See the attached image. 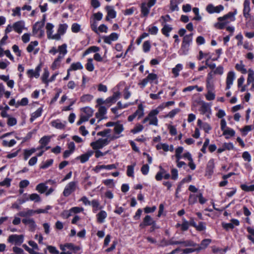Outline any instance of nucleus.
Here are the masks:
<instances>
[{
  "mask_svg": "<svg viewBox=\"0 0 254 254\" xmlns=\"http://www.w3.org/2000/svg\"><path fill=\"white\" fill-rule=\"evenodd\" d=\"M192 33L185 35L178 53L180 55H186L190 50V46L192 41Z\"/></svg>",
  "mask_w": 254,
  "mask_h": 254,
  "instance_id": "f257e3e1",
  "label": "nucleus"
},
{
  "mask_svg": "<svg viewBox=\"0 0 254 254\" xmlns=\"http://www.w3.org/2000/svg\"><path fill=\"white\" fill-rule=\"evenodd\" d=\"M158 114V111L157 110H151L148 115L143 120L142 123L145 124L147 122H149V125H153L154 126H158V120L157 116Z\"/></svg>",
  "mask_w": 254,
  "mask_h": 254,
  "instance_id": "f03ea898",
  "label": "nucleus"
},
{
  "mask_svg": "<svg viewBox=\"0 0 254 254\" xmlns=\"http://www.w3.org/2000/svg\"><path fill=\"white\" fill-rule=\"evenodd\" d=\"M78 188V182L77 181H72L68 183L63 191V195L67 197L72 192L75 191Z\"/></svg>",
  "mask_w": 254,
  "mask_h": 254,
  "instance_id": "7ed1b4c3",
  "label": "nucleus"
},
{
  "mask_svg": "<svg viewBox=\"0 0 254 254\" xmlns=\"http://www.w3.org/2000/svg\"><path fill=\"white\" fill-rule=\"evenodd\" d=\"M178 244H182L185 247H195L197 245L194 243L193 241L190 240L184 241H173V239H170L168 241H165L164 246H168V245H178Z\"/></svg>",
  "mask_w": 254,
  "mask_h": 254,
  "instance_id": "20e7f679",
  "label": "nucleus"
},
{
  "mask_svg": "<svg viewBox=\"0 0 254 254\" xmlns=\"http://www.w3.org/2000/svg\"><path fill=\"white\" fill-rule=\"evenodd\" d=\"M110 141L108 138H99L96 141L92 142L90 143V146L94 150L101 149L107 145Z\"/></svg>",
  "mask_w": 254,
  "mask_h": 254,
  "instance_id": "39448f33",
  "label": "nucleus"
},
{
  "mask_svg": "<svg viewBox=\"0 0 254 254\" xmlns=\"http://www.w3.org/2000/svg\"><path fill=\"white\" fill-rule=\"evenodd\" d=\"M54 26L53 24L51 23H47L46 26V29L47 30V37L49 39H54L56 40H59L60 39V37L59 34L53 35V28Z\"/></svg>",
  "mask_w": 254,
  "mask_h": 254,
  "instance_id": "423d86ee",
  "label": "nucleus"
},
{
  "mask_svg": "<svg viewBox=\"0 0 254 254\" xmlns=\"http://www.w3.org/2000/svg\"><path fill=\"white\" fill-rule=\"evenodd\" d=\"M98 108V111L95 113V117L98 119V123H99L102 120L107 119L106 116L107 109L105 106H100Z\"/></svg>",
  "mask_w": 254,
  "mask_h": 254,
  "instance_id": "0eeeda50",
  "label": "nucleus"
},
{
  "mask_svg": "<svg viewBox=\"0 0 254 254\" xmlns=\"http://www.w3.org/2000/svg\"><path fill=\"white\" fill-rule=\"evenodd\" d=\"M24 240V236L22 235H11L8 238V242L10 243H14L15 245H20Z\"/></svg>",
  "mask_w": 254,
  "mask_h": 254,
  "instance_id": "6e6552de",
  "label": "nucleus"
},
{
  "mask_svg": "<svg viewBox=\"0 0 254 254\" xmlns=\"http://www.w3.org/2000/svg\"><path fill=\"white\" fill-rule=\"evenodd\" d=\"M224 9V6L222 5H219L215 6L212 4H209L206 7V10L210 14L220 12Z\"/></svg>",
  "mask_w": 254,
  "mask_h": 254,
  "instance_id": "1a4fd4ad",
  "label": "nucleus"
},
{
  "mask_svg": "<svg viewBox=\"0 0 254 254\" xmlns=\"http://www.w3.org/2000/svg\"><path fill=\"white\" fill-rule=\"evenodd\" d=\"M124 130V126L122 124L117 122V124L114 127V132L115 134L111 138V140H114L119 138L121 135L120 134Z\"/></svg>",
  "mask_w": 254,
  "mask_h": 254,
  "instance_id": "9d476101",
  "label": "nucleus"
},
{
  "mask_svg": "<svg viewBox=\"0 0 254 254\" xmlns=\"http://www.w3.org/2000/svg\"><path fill=\"white\" fill-rule=\"evenodd\" d=\"M215 168V163L214 159H210L208 162L206 170L205 176L210 177L214 173V169Z\"/></svg>",
  "mask_w": 254,
  "mask_h": 254,
  "instance_id": "9b49d317",
  "label": "nucleus"
},
{
  "mask_svg": "<svg viewBox=\"0 0 254 254\" xmlns=\"http://www.w3.org/2000/svg\"><path fill=\"white\" fill-rule=\"evenodd\" d=\"M120 97V93L119 92H114L112 96L109 97L105 100V105H107L108 107H109L112 104L116 103Z\"/></svg>",
  "mask_w": 254,
  "mask_h": 254,
  "instance_id": "f8f14e48",
  "label": "nucleus"
},
{
  "mask_svg": "<svg viewBox=\"0 0 254 254\" xmlns=\"http://www.w3.org/2000/svg\"><path fill=\"white\" fill-rule=\"evenodd\" d=\"M41 69V66L40 64L38 65L35 68V70L32 69H28L27 71V74L29 77L32 78L33 77H35L37 78L40 76V72Z\"/></svg>",
  "mask_w": 254,
  "mask_h": 254,
  "instance_id": "ddd939ff",
  "label": "nucleus"
},
{
  "mask_svg": "<svg viewBox=\"0 0 254 254\" xmlns=\"http://www.w3.org/2000/svg\"><path fill=\"white\" fill-rule=\"evenodd\" d=\"M235 78V72L233 71H230L227 73L226 78V89L228 90L231 88V85L233 83V81Z\"/></svg>",
  "mask_w": 254,
  "mask_h": 254,
  "instance_id": "4468645a",
  "label": "nucleus"
},
{
  "mask_svg": "<svg viewBox=\"0 0 254 254\" xmlns=\"http://www.w3.org/2000/svg\"><path fill=\"white\" fill-rule=\"evenodd\" d=\"M119 35L116 33H112L109 36H104V42L108 44H111L112 41H115L118 39Z\"/></svg>",
  "mask_w": 254,
  "mask_h": 254,
  "instance_id": "2eb2a0df",
  "label": "nucleus"
},
{
  "mask_svg": "<svg viewBox=\"0 0 254 254\" xmlns=\"http://www.w3.org/2000/svg\"><path fill=\"white\" fill-rule=\"evenodd\" d=\"M155 222V221L150 215H147L143 218L142 222L139 224V227L143 228L146 226H150Z\"/></svg>",
  "mask_w": 254,
  "mask_h": 254,
  "instance_id": "dca6fc26",
  "label": "nucleus"
},
{
  "mask_svg": "<svg viewBox=\"0 0 254 254\" xmlns=\"http://www.w3.org/2000/svg\"><path fill=\"white\" fill-rule=\"evenodd\" d=\"M22 222L25 225H27L29 226V229L31 231H34L35 230L36 225L35 224V221L33 218H28L23 219Z\"/></svg>",
  "mask_w": 254,
  "mask_h": 254,
  "instance_id": "f3484780",
  "label": "nucleus"
},
{
  "mask_svg": "<svg viewBox=\"0 0 254 254\" xmlns=\"http://www.w3.org/2000/svg\"><path fill=\"white\" fill-rule=\"evenodd\" d=\"M105 9L107 12V15L106 17L107 21H109L110 18L113 19L116 17V12L112 6L108 5L106 7Z\"/></svg>",
  "mask_w": 254,
  "mask_h": 254,
  "instance_id": "a211bd4d",
  "label": "nucleus"
},
{
  "mask_svg": "<svg viewBox=\"0 0 254 254\" xmlns=\"http://www.w3.org/2000/svg\"><path fill=\"white\" fill-rule=\"evenodd\" d=\"M152 6H150L148 3L146 2H142L141 5V13L144 17H146L150 11V9Z\"/></svg>",
  "mask_w": 254,
  "mask_h": 254,
  "instance_id": "6ab92c4d",
  "label": "nucleus"
},
{
  "mask_svg": "<svg viewBox=\"0 0 254 254\" xmlns=\"http://www.w3.org/2000/svg\"><path fill=\"white\" fill-rule=\"evenodd\" d=\"M93 154V151H89L85 154H82L80 156H77L76 158V160H80L81 163H84L87 162L90 156Z\"/></svg>",
  "mask_w": 254,
  "mask_h": 254,
  "instance_id": "aec40b11",
  "label": "nucleus"
},
{
  "mask_svg": "<svg viewBox=\"0 0 254 254\" xmlns=\"http://www.w3.org/2000/svg\"><path fill=\"white\" fill-rule=\"evenodd\" d=\"M12 27L16 32L21 33L24 27V22L23 21L16 22L13 24Z\"/></svg>",
  "mask_w": 254,
  "mask_h": 254,
  "instance_id": "412c9836",
  "label": "nucleus"
},
{
  "mask_svg": "<svg viewBox=\"0 0 254 254\" xmlns=\"http://www.w3.org/2000/svg\"><path fill=\"white\" fill-rule=\"evenodd\" d=\"M66 122H62L60 120H56L51 122V125L59 129H64L65 127Z\"/></svg>",
  "mask_w": 254,
  "mask_h": 254,
  "instance_id": "4be33fe9",
  "label": "nucleus"
},
{
  "mask_svg": "<svg viewBox=\"0 0 254 254\" xmlns=\"http://www.w3.org/2000/svg\"><path fill=\"white\" fill-rule=\"evenodd\" d=\"M51 137L50 136H44L42 137L39 140V143L41 145L37 148V149H43L45 146H46L50 141Z\"/></svg>",
  "mask_w": 254,
  "mask_h": 254,
  "instance_id": "5701e85b",
  "label": "nucleus"
},
{
  "mask_svg": "<svg viewBox=\"0 0 254 254\" xmlns=\"http://www.w3.org/2000/svg\"><path fill=\"white\" fill-rule=\"evenodd\" d=\"M60 249L63 251H66V249H68L70 251H77L79 250V248L78 247L75 246L72 243H67L64 246L61 245L60 246Z\"/></svg>",
  "mask_w": 254,
  "mask_h": 254,
  "instance_id": "b1692460",
  "label": "nucleus"
},
{
  "mask_svg": "<svg viewBox=\"0 0 254 254\" xmlns=\"http://www.w3.org/2000/svg\"><path fill=\"white\" fill-rule=\"evenodd\" d=\"M44 26L43 22H37L33 26V34L36 35L39 31L43 30V28Z\"/></svg>",
  "mask_w": 254,
  "mask_h": 254,
  "instance_id": "393cba45",
  "label": "nucleus"
},
{
  "mask_svg": "<svg viewBox=\"0 0 254 254\" xmlns=\"http://www.w3.org/2000/svg\"><path fill=\"white\" fill-rule=\"evenodd\" d=\"M107 216L106 212L104 210L100 211L97 215V221L99 223H103Z\"/></svg>",
  "mask_w": 254,
  "mask_h": 254,
  "instance_id": "a878e982",
  "label": "nucleus"
},
{
  "mask_svg": "<svg viewBox=\"0 0 254 254\" xmlns=\"http://www.w3.org/2000/svg\"><path fill=\"white\" fill-rule=\"evenodd\" d=\"M117 166L115 164H111V165H98L96 166L95 169V171L96 172H98L99 170L101 169H107V170H112L113 169H116Z\"/></svg>",
  "mask_w": 254,
  "mask_h": 254,
  "instance_id": "bb28decb",
  "label": "nucleus"
},
{
  "mask_svg": "<svg viewBox=\"0 0 254 254\" xmlns=\"http://www.w3.org/2000/svg\"><path fill=\"white\" fill-rule=\"evenodd\" d=\"M134 114L138 119L144 116V106L142 104L138 105L137 109Z\"/></svg>",
  "mask_w": 254,
  "mask_h": 254,
  "instance_id": "cd10ccee",
  "label": "nucleus"
},
{
  "mask_svg": "<svg viewBox=\"0 0 254 254\" xmlns=\"http://www.w3.org/2000/svg\"><path fill=\"white\" fill-rule=\"evenodd\" d=\"M43 111L42 108H39L35 112L31 115L30 122H33L36 119L40 117Z\"/></svg>",
  "mask_w": 254,
  "mask_h": 254,
  "instance_id": "c85d7f7f",
  "label": "nucleus"
},
{
  "mask_svg": "<svg viewBox=\"0 0 254 254\" xmlns=\"http://www.w3.org/2000/svg\"><path fill=\"white\" fill-rule=\"evenodd\" d=\"M211 242V239H206L203 240L198 248L196 249L197 251H199L201 250L205 249Z\"/></svg>",
  "mask_w": 254,
  "mask_h": 254,
  "instance_id": "c756f323",
  "label": "nucleus"
},
{
  "mask_svg": "<svg viewBox=\"0 0 254 254\" xmlns=\"http://www.w3.org/2000/svg\"><path fill=\"white\" fill-rule=\"evenodd\" d=\"M84 210L83 208L79 207H72L69 210V212L66 211L65 213L67 214V218L71 215V213H80Z\"/></svg>",
  "mask_w": 254,
  "mask_h": 254,
  "instance_id": "7c9ffc66",
  "label": "nucleus"
},
{
  "mask_svg": "<svg viewBox=\"0 0 254 254\" xmlns=\"http://www.w3.org/2000/svg\"><path fill=\"white\" fill-rule=\"evenodd\" d=\"M235 68L243 74H246L247 72L245 65L243 64L242 61H241L239 63L236 64Z\"/></svg>",
  "mask_w": 254,
  "mask_h": 254,
  "instance_id": "2f4dec72",
  "label": "nucleus"
},
{
  "mask_svg": "<svg viewBox=\"0 0 254 254\" xmlns=\"http://www.w3.org/2000/svg\"><path fill=\"white\" fill-rule=\"evenodd\" d=\"M93 96L91 94H84L80 97V101L84 103H89L93 100Z\"/></svg>",
  "mask_w": 254,
  "mask_h": 254,
  "instance_id": "473e14b6",
  "label": "nucleus"
},
{
  "mask_svg": "<svg viewBox=\"0 0 254 254\" xmlns=\"http://www.w3.org/2000/svg\"><path fill=\"white\" fill-rule=\"evenodd\" d=\"M83 68V66L80 62L74 63L70 65V67L68 68V71L82 69Z\"/></svg>",
  "mask_w": 254,
  "mask_h": 254,
  "instance_id": "72a5a7b5",
  "label": "nucleus"
},
{
  "mask_svg": "<svg viewBox=\"0 0 254 254\" xmlns=\"http://www.w3.org/2000/svg\"><path fill=\"white\" fill-rule=\"evenodd\" d=\"M85 68L88 71H93L94 69V65L93 64V60L92 58L88 59L87 63L85 64Z\"/></svg>",
  "mask_w": 254,
  "mask_h": 254,
  "instance_id": "f704fd0d",
  "label": "nucleus"
},
{
  "mask_svg": "<svg viewBox=\"0 0 254 254\" xmlns=\"http://www.w3.org/2000/svg\"><path fill=\"white\" fill-rule=\"evenodd\" d=\"M172 29L173 28L170 25L165 24L161 29V31L163 35L167 37H169L170 36L169 33L172 30Z\"/></svg>",
  "mask_w": 254,
  "mask_h": 254,
  "instance_id": "c9c22d12",
  "label": "nucleus"
},
{
  "mask_svg": "<svg viewBox=\"0 0 254 254\" xmlns=\"http://www.w3.org/2000/svg\"><path fill=\"white\" fill-rule=\"evenodd\" d=\"M223 134L225 135V138L228 139L230 137L234 136L235 134V131L231 128H227L223 131Z\"/></svg>",
  "mask_w": 254,
  "mask_h": 254,
  "instance_id": "e433bc0d",
  "label": "nucleus"
},
{
  "mask_svg": "<svg viewBox=\"0 0 254 254\" xmlns=\"http://www.w3.org/2000/svg\"><path fill=\"white\" fill-rule=\"evenodd\" d=\"M136 166V163H133L131 165L127 167V175L128 177H132L134 176V168Z\"/></svg>",
  "mask_w": 254,
  "mask_h": 254,
  "instance_id": "4c0bfd02",
  "label": "nucleus"
},
{
  "mask_svg": "<svg viewBox=\"0 0 254 254\" xmlns=\"http://www.w3.org/2000/svg\"><path fill=\"white\" fill-rule=\"evenodd\" d=\"M67 27L68 26L66 24H60L59 25L57 34H59L60 37H61V35H64L65 32L67 28Z\"/></svg>",
  "mask_w": 254,
  "mask_h": 254,
  "instance_id": "58836bf2",
  "label": "nucleus"
},
{
  "mask_svg": "<svg viewBox=\"0 0 254 254\" xmlns=\"http://www.w3.org/2000/svg\"><path fill=\"white\" fill-rule=\"evenodd\" d=\"M244 17L246 20L248 21L246 22V25H251L252 26H254V20L253 16H251L250 13L243 14Z\"/></svg>",
  "mask_w": 254,
  "mask_h": 254,
  "instance_id": "ea45409f",
  "label": "nucleus"
},
{
  "mask_svg": "<svg viewBox=\"0 0 254 254\" xmlns=\"http://www.w3.org/2000/svg\"><path fill=\"white\" fill-rule=\"evenodd\" d=\"M250 1L249 0H245L244 2L243 14L250 13Z\"/></svg>",
  "mask_w": 254,
  "mask_h": 254,
  "instance_id": "a19ab883",
  "label": "nucleus"
},
{
  "mask_svg": "<svg viewBox=\"0 0 254 254\" xmlns=\"http://www.w3.org/2000/svg\"><path fill=\"white\" fill-rule=\"evenodd\" d=\"M81 111L83 112V114L90 118L92 116L94 112V110L89 107L83 108L81 109Z\"/></svg>",
  "mask_w": 254,
  "mask_h": 254,
  "instance_id": "79ce46f5",
  "label": "nucleus"
},
{
  "mask_svg": "<svg viewBox=\"0 0 254 254\" xmlns=\"http://www.w3.org/2000/svg\"><path fill=\"white\" fill-rule=\"evenodd\" d=\"M48 189V187L44 183L38 184L36 188V190L40 193H44Z\"/></svg>",
  "mask_w": 254,
  "mask_h": 254,
  "instance_id": "37998d69",
  "label": "nucleus"
},
{
  "mask_svg": "<svg viewBox=\"0 0 254 254\" xmlns=\"http://www.w3.org/2000/svg\"><path fill=\"white\" fill-rule=\"evenodd\" d=\"M229 22L228 21H218V22L214 24V27L218 29H223Z\"/></svg>",
  "mask_w": 254,
  "mask_h": 254,
  "instance_id": "c03bdc74",
  "label": "nucleus"
},
{
  "mask_svg": "<svg viewBox=\"0 0 254 254\" xmlns=\"http://www.w3.org/2000/svg\"><path fill=\"white\" fill-rule=\"evenodd\" d=\"M210 107H209L208 105L205 102H203L200 108V111L201 113L203 115L205 114L208 113Z\"/></svg>",
  "mask_w": 254,
  "mask_h": 254,
  "instance_id": "a18cd8bd",
  "label": "nucleus"
},
{
  "mask_svg": "<svg viewBox=\"0 0 254 254\" xmlns=\"http://www.w3.org/2000/svg\"><path fill=\"white\" fill-rule=\"evenodd\" d=\"M182 65L178 64L172 69V73L174 74L175 77L179 76V72L182 69Z\"/></svg>",
  "mask_w": 254,
  "mask_h": 254,
  "instance_id": "49530a36",
  "label": "nucleus"
},
{
  "mask_svg": "<svg viewBox=\"0 0 254 254\" xmlns=\"http://www.w3.org/2000/svg\"><path fill=\"white\" fill-rule=\"evenodd\" d=\"M49 72L47 68L44 69V73L42 76V80L43 83L48 85V77L49 76Z\"/></svg>",
  "mask_w": 254,
  "mask_h": 254,
  "instance_id": "de8ad7c7",
  "label": "nucleus"
},
{
  "mask_svg": "<svg viewBox=\"0 0 254 254\" xmlns=\"http://www.w3.org/2000/svg\"><path fill=\"white\" fill-rule=\"evenodd\" d=\"M143 126L140 124H136L135 127L130 130L133 134H136L141 131L143 129Z\"/></svg>",
  "mask_w": 254,
  "mask_h": 254,
  "instance_id": "09e8293b",
  "label": "nucleus"
},
{
  "mask_svg": "<svg viewBox=\"0 0 254 254\" xmlns=\"http://www.w3.org/2000/svg\"><path fill=\"white\" fill-rule=\"evenodd\" d=\"M198 194H190L189 195L188 202L190 205H193L197 202Z\"/></svg>",
  "mask_w": 254,
  "mask_h": 254,
  "instance_id": "8fccbe9b",
  "label": "nucleus"
},
{
  "mask_svg": "<svg viewBox=\"0 0 254 254\" xmlns=\"http://www.w3.org/2000/svg\"><path fill=\"white\" fill-rule=\"evenodd\" d=\"M236 12L235 13H233L232 12H230L224 15L222 17H219L218 18V20L219 21H227V20L229 18H230L231 17H233L234 15L235 14Z\"/></svg>",
  "mask_w": 254,
  "mask_h": 254,
  "instance_id": "3c124183",
  "label": "nucleus"
},
{
  "mask_svg": "<svg viewBox=\"0 0 254 254\" xmlns=\"http://www.w3.org/2000/svg\"><path fill=\"white\" fill-rule=\"evenodd\" d=\"M35 148H31V149L28 150L25 149L24 151V160H26L33 153L36 151Z\"/></svg>",
  "mask_w": 254,
  "mask_h": 254,
  "instance_id": "603ef678",
  "label": "nucleus"
},
{
  "mask_svg": "<svg viewBox=\"0 0 254 254\" xmlns=\"http://www.w3.org/2000/svg\"><path fill=\"white\" fill-rule=\"evenodd\" d=\"M254 81V71L250 68L248 70V77L247 79V84H249L252 82Z\"/></svg>",
  "mask_w": 254,
  "mask_h": 254,
  "instance_id": "864d4df0",
  "label": "nucleus"
},
{
  "mask_svg": "<svg viewBox=\"0 0 254 254\" xmlns=\"http://www.w3.org/2000/svg\"><path fill=\"white\" fill-rule=\"evenodd\" d=\"M241 189L245 191H254V184L251 186H247L246 184H242L240 186Z\"/></svg>",
  "mask_w": 254,
  "mask_h": 254,
  "instance_id": "5fc2aeb1",
  "label": "nucleus"
},
{
  "mask_svg": "<svg viewBox=\"0 0 254 254\" xmlns=\"http://www.w3.org/2000/svg\"><path fill=\"white\" fill-rule=\"evenodd\" d=\"M90 205H92L94 212L101 208L100 207V203L97 199L92 200L91 201Z\"/></svg>",
  "mask_w": 254,
  "mask_h": 254,
  "instance_id": "6e6d98bb",
  "label": "nucleus"
},
{
  "mask_svg": "<svg viewBox=\"0 0 254 254\" xmlns=\"http://www.w3.org/2000/svg\"><path fill=\"white\" fill-rule=\"evenodd\" d=\"M53 159H51L47 160L46 162H42L40 166V168L42 169H47L53 164Z\"/></svg>",
  "mask_w": 254,
  "mask_h": 254,
  "instance_id": "4d7b16f0",
  "label": "nucleus"
},
{
  "mask_svg": "<svg viewBox=\"0 0 254 254\" xmlns=\"http://www.w3.org/2000/svg\"><path fill=\"white\" fill-rule=\"evenodd\" d=\"M67 46L65 44H64L58 47V52L60 55H65L66 54L67 51L66 50Z\"/></svg>",
  "mask_w": 254,
  "mask_h": 254,
  "instance_id": "13d9d810",
  "label": "nucleus"
},
{
  "mask_svg": "<svg viewBox=\"0 0 254 254\" xmlns=\"http://www.w3.org/2000/svg\"><path fill=\"white\" fill-rule=\"evenodd\" d=\"M90 27L92 31H93L96 33H98V30L97 28L98 23L96 20H90Z\"/></svg>",
  "mask_w": 254,
  "mask_h": 254,
  "instance_id": "bf43d9fd",
  "label": "nucleus"
},
{
  "mask_svg": "<svg viewBox=\"0 0 254 254\" xmlns=\"http://www.w3.org/2000/svg\"><path fill=\"white\" fill-rule=\"evenodd\" d=\"M35 213L34 211L31 209H28L26 211H21L19 213V215L21 217H27L31 216Z\"/></svg>",
  "mask_w": 254,
  "mask_h": 254,
  "instance_id": "052dcab7",
  "label": "nucleus"
},
{
  "mask_svg": "<svg viewBox=\"0 0 254 254\" xmlns=\"http://www.w3.org/2000/svg\"><path fill=\"white\" fill-rule=\"evenodd\" d=\"M38 45V42L37 41H32L27 46L26 50L28 52L31 53L34 49V47Z\"/></svg>",
  "mask_w": 254,
  "mask_h": 254,
  "instance_id": "680f3d73",
  "label": "nucleus"
},
{
  "mask_svg": "<svg viewBox=\"0 0 254 254\" xmlns=\"http://www.w3.org/2000/svg\"><path fill=\"white\" fill-rule=\"evenodd\" d=\"M250 235L248 236V238L254 244V229L249 227L247 229Z\"/></svg>",
  "mask_w": 254,
  "mask_h": 254,
  "instance_id": "e2e57ef3",
  "label": "nucleus"
},
{
  "mask_svg": "<svg viewBox=\"0 0 254 254\" xmlns=\"http://www.w3.org/2000/svg\"><path fill=\"white\" fill-rule=\"evenodd\" d=\"M29 199L30 200L34 201L35 202H40L41 201L40 195L35 193L30 194L29 196Z\"/></svg>",
  "mask_w": 254,
  "mask_h": 254,
  "instance_id": "0e129e2a",
  "label": "nucleus"
},
{
  "mask_svg": "<svg viewBox=\"0 0 254 254\" xmlns=\"http://www.w3.org/2000/svg\"><path fill=\"white\" fill-rule=\"evenodd\" d=\"M151 48V44L149 41H145L142 45L143 51L145 53L148 52Z\"/></svg>",
  "mask_w": 254,
  "mask_h": 254,
  "instance_id": "69168bd1",
  "label": "nucleus"
},
{
  "mask_svg": "<svg viewBox=\"0 0 254 254\" xmlns=\"http://www.w3.org/2000/svg\"><path fill=\"white\" fill-rule=\"evenodd\" d=\"M103 184L106 186L112 188L114 187L115 184L113 179L105 180L103 182Z\"/></svg>",
  "mask_w": 254,
  "mask_h": 254,
  "instance_id": "338daca9",
  "label": "nucleus"
},
{
  "mask_svg": "<svg viewBox=\"0 0 254 254\" xmlns=\"http://www.w3.org/2000/svg\"><path fill=\"white\" fill-rule=\"evenodd\" d=\"M11 179L10 178H6L3 181L0 182V186H6V187H9L10 186Z\"/></svg>",
  "mask_w": 254,
  "mask_h": 254,
  "instance_id": "774afa93",
  "label": "nucleus"
}]
</instances>
